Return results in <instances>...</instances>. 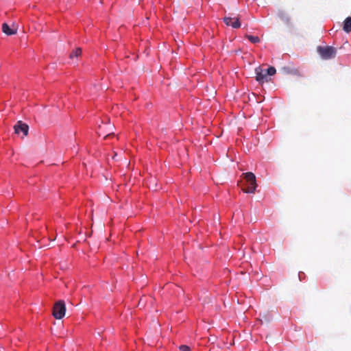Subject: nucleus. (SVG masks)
Instances as JSON below:
<instances>
[{
	"instance_id": "6",
	"label": "nucleus",
	"mask_w": 351,
	"mask_h": 351,
	"mask_svg": "<svg viewBox=\"0 0 351 351\" xmlns=\"http://www.w3.org/2000/svg\"><path fill=\"white\" fill-rule=\"evenodd\" d=\"M256 73V79L257 81L260 82H267V76L266 73V70L262 69L261 67H258L255 69Z\"/></svg>"
},
{
	"instance_id": "10",
	"label": "nucleus",
	"mask_w": 351,
	"mask_h": 351,
	"mask_svg": "<svg viewBox=\"0 0 351 351\" xmlns=\"http://www.w3.org/2000/svg\"><path fill=\"white\" fill-rule=\"evenodd\" d=\"M265 70H266V73H267V77L274 75L276 72V69L273 66H270L267 69H265Z\"/></svg>"
},
{
	"instance_id": "12",
	"label": "nucleus",
	"mask_w": 351,
	"mask_h": 351,
	"mask_svg": "<svg viewBox=\"0 0 351 351\" xmlns=\"http://www.w3.org/2000/svg\"><path fill=\"white\" fill-rule=\"evenodd\" d=\"M180 350L181 351H191L190 348L188 346L182 345L180 346Z\"/></svg>"
},
{
	"instance_id": "1",
	"label": "nucleus",
	"mask_w": 351,
	"mask_h": 351,
	"mask_svg": "<svg viewBox=\"0 0 351 351\" xmlns=\"http://www.w3.org/2000/svg\"><path fill=\"white\" fill-rule=\"evenodd\" d=\"M246 182V187L243 189L245 193H253L257 187L256 176L253 173L248 172L243 174Z\"/></svg>"
},
{
	"instance_id": "11",
	"label": "nucleus",
	"mask_w": 351,
	"mask_h": 351,
	"mask_svg": "<svg viewBox=\"0 0 351 351\" xmlns=\"http://www.w3.org/2000/svg\"><path fill=\"white\" fill-rule=\"evenodd\" d=\"M249 40L252 43H257L260 41V39L258 36H247Z\"/></svg>"
},
{
	"instance_id": "8",
	"label": "nucleus",
	"mask_w": 351,
	"mask_h": 351,
	"mask_svg": "<svg viewBox=\"0 0 351 351\" xmlns=\"http://www.w3.org/2000/svg\"><path fill=\"white\" fill-rule=\"evenodd\" d=\"M343 30L346 32H350L351 31V17H348L345 20L343 25Z\"/></svg>"
},
{
	"instance_id": "9",
	"label": "nucleus",
	"mask_w": 351,
	"mask_h": 351,
	"mask_svg": "<svg viewBox=\"0 0 351 351\" xmlns=\"http://www.w3.org/2000/svg\"><path fill=\"white\" fill-rule=\"evenodd\" d=\"M82 53V49L81 48H76L74 51H73L69 57L71 59H73L75 57H78Z\"/></svg>"
},
{
	"instance_id": "4",
	"label": "nucleus",
	"mask_w": 351,
	"mask_h": 351,
	"mask_svg": "<svg viewBox=\"0 0 351 351\" xmlns=\"http://www.w3.org/2000/svg\"><path fill=\"white\" fill-rule=\"evenodd\" d=\"M18 28V25L15 23H12L11 25L8 24L7 23H3L1 27L2 32L7 36L16 34L17 33Z\"/></svg>"
},
{
	"instance_id": "5",
	"label": "nucleus",
	"mask_w": 351,
	"mask_h": 351,
	"mask_svg": "<svg viewBox=\"0 0 351 351\" xmlns=\"http://www.w3.org/2000/svg\"><path fill=\"white\" fill-rule=\"evenodd\" d=\"M28 125L25 123H23L21 121H19L17 124L14 126L15 132L17 134H23V137L27 135L28 133Z\"/></svg>"
},
{
	"instance_id": "3",
	"label": "nucleus",
	"mask_w": 351,
	"mask_h": 351,
	"mask_svg": "<svg viewBox=\"0 0 351 351\" xmlns=\"http://www.w3.org/2000/svg\"><path fill=\"white\" fill-rule=\"evenodd\" d=\"M317 51L324 59H329L335 57L336 50L332 47H319Z\"/></svg>"
},
{
	"instance_id": "2",
	"label": "nucleus",
	"mask_w": 351,
	"mask_h": 351,
	"mask_svg": "<svg viewBox=\"0 0 351 351\" xmlns=\"http://www.w3.org/2000/svg\"><path fill=\"white\" fill-rule=\"evenodd\" d=\"M66 312L65 304L63 301L57 302L53 307V315L56 319H62Z\"/></svg>"
},
{
	"instance_id": "7",
	"label": "nucleus",
	"mask_w": 351,
	"mask_h": 351,
	"mask_svg": "<svg viewBox=\"0 0 351 351\" xmlns=\"http://www.w3.org/2000/svg\"><path fill=\"white\" fill-rule=\"evenodd\" d=\"M223 21L226 25L231 26L233 28H239L241 27V23L238 18L225 17Z\"/></svg>"
}]
</instances>
